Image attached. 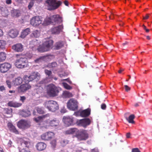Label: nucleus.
Listing matches in <instances>:
<instances>
[{
	"label": "nucleus",
	"instance_id": "nucleus-38",
	"mask_svg": "<svg viewBox=\"0 0 152 152\" xmlns=\"http://www.w3.org/2000/svg\"><path fill=\"white\" fill-rule=\"evenodd\" d=\"M35 91L36 92L37 94H41L42 92L43 89L42 87L40 86L37 88L35 90Z\"/></svg>",
	"mask_w": 152,
	"mask_h": 152
},
{
	"label": "nucleus",
	"instance_id": "nucleus-60",
	"mask_svg": "<svg viewBox=\"0 0 152 152\" xmlns=\"http://www.w3.org/2000/svg\"><path fill=\"white\" fill-rule=\"evenodd\" d=\"M149 17V15L148 14H147L145 17H143V19L147 20L148 18Z\"/></svg>",
	"mask_w": 152,
	"mask_h": 152
},
{
	"label": "nucleus",
	"instance_id": "nucleus-11",
	"mask_svg": "<svg viewBox=\"0 0 152 152\" xmlns=\"http://www.w3.org/2000/svg\"><path fill=\"white\" fill-rule=\"evenodd\" d=\"M63 121L65 125L67 126H73L75 124L74 118L72 116H64Z\"/></svg>",
	"mask_w": 152,
	"mask_h": 152
},
{
	"label": "nucleus",
	"instance_id": "nucleus-33",
	"mask_svg": "<svg viewBox=\"0 0 152 152\" xmlns=\"http://www.w3.org/2000/svg\"><path fill=\"white\" fill-rule=\"evenodd\" d=\"M11 15L13 17H18L20 16V12L19 10H13L11 11Z\"/></svg>",
	"mask_w": 152,
	"mask_h": 152
},
{
	"label": "nucleus",
	"instance_id": "nucleus-22",
	"mask_svg": "<svg viewBox=\"0 0 152 152\" xmlns=\"http://www.w3.org/2000/svg\"><path fill=\"white\" fill-rule=\"evenodd\" d=\"M53 23H55L57 24L61 23L62 21V18L58 15H55L52 16Z\"/></svg>",
	"mask_w": 152,
	"mask_h": 152
},
{
	"label": "nucleus",
	"instance_id": "nucleus-26",
	"mask_svg": "<svg viewBox=\"0 0 152 152\" xmlns=\"http://www.w3.org/2000/svg\"><path fill=\"white\" fill-rule=\"evenodd\" d=\"M36 147L38 150L41 151L46 148V145L43 142H39L37 144Z\"/></svg>",
	"mask_w": 152,
	"mask_h": 152
},
{
	"label": "nucleus",
	"instance_id": "nucleus-46",
	"mask_svg": "<svg viewBox=\"0 0 152 152\" xmlns=\"http://www.w3.org/2000/svg\"><path fill=\"white\" fill-rule=\"evenodd\" d=\"M8 12L7 10H5V12H4L3 11H2L1 12V14L2 15V16H4V17H7L8 15Z\"/></svg>",
	"mask_w": 152,
	"mask_h": 152
},
{
	"label": "nucleus",
	"instance_id": "nucleus-18",
	"mask_svg": "<svg viewBox=\"0 0 152 152\" xmlns=\"http://www.w3.org/2000/svg\"><path fill=\"white\" fill-rule=\"evenodd\" d=\"M12 49L15 52H21L23 51V46L20 43L14 45L12 47Z\"/></svg>",
	"mask_w": 152,
	"mask_h": 152
},
{
	"label": "nucleus",
	"instance_id": "nucleus-15",
	"mask_svg": "<svg viewBox=\"0 0 152 152\" xmlns=\"http://www.w3.org/2000/svg\"><path fill=\"white\" fill-rule=\"evenodd\" d=\"M25 84L21 85L18 88V92L19 93L24 92L30 89L31 86L28 82H26Z\"/></svg>",
	"mask_w": 152,
	"mask_h": 152
},
{
	"label": "nucleus",
	"instance_id": "nucleus-8",
	"mask_svg": "<svg viewBox=\"0 0 152 152\" xmlns=\"http://www.w3.org/2000/svg\"><path fill=\"white\" fill-rule=\"evenodd\" d=\"M91 120L89 118H86L80 120H77L76 124L79 126H82L86 128L91 123Z\"/></svg>",
	"mask_w": 152,
	"mask_h": 152
},
{
	"label": "nucleus",
	"instance_id": "nucleus-29",
	"mask_svg": "<svg viewBox=\"0 0 152 152\" xmlns=\"http://www.w3.org/2000/svg\"><path fill=\"white\" fill-rule=\"evenodd\" d=\"M30 33V30L29 28H27L23 30L21 32L20 37L22 38H25Z\"/></svg>",
	"mask_w": 152,
	"mask_h": 152
},
{
	"label": "nucleus",
	"instance_id": "nucleus-6",
	"mask_svg": "<svg viewBox=\"0 0 152 152\" xmlns=\"http://www.w3.org/2000/svg\"><path fill=\"white\" fill-rule=\"evenodd\" d=\"M15 66L19 69H23L26 67L28 65L27 58H21L17 59L14 63Z\"/></svg>",
	"mask_w": 152,
	"mask_h": 152
},
{
	"label": "nucleus",
	"instance_id": "nucleus-63",
	"mask_svg": "<svg viewBox=\"0 0 152 152\" xmlns=\"http://www.w3.org/2000/svg\"><path fill=\"white\" fill-rule=\"evenodd\" d=\"M3 35V31L1 29H0V37H1Z\"/></svg>",
	"mask_w": 152,
	"mask_h": 152
},
{
	"label": "nucleus",
	"instance_id": "nucleus-31",
	"mask_svg": "<svg viewBox=\"0 0 152 152\" xmlns=\"http://www.w3.org/2000/svg\"><path fill=\"white\" fill-rule=\"evenodd\" d=\"M20 114L22 117H24L29 116L31 114L30 111L28 110H22L20 112Z\"/></svg>",
	"mask_w": 152,
	"mask_h": 152
},
{
	"label": "nucleus",
	"instance_id": "nucleus-34",
	"mask_svg": "<svg viewBox=\"0 0 152 152\" xmlns=\"http://www.w3.org/2000/svg\"><path fill=\"white\" fill-rule=\"evenodd\" d=\"M134 118L135 116L134 115L132 114L130 115L128 118H127L126 120L129 123L134 124L135 123L134 121Z\"/></svg>",
	"mask_w": 152,
	"mask_h": 152
},
{
	"label": "nucleus",
	"instance_id": "nucleus-4",
	"mask_svg": "<svg viewBox=\"0 0 152 152\" xmlns=\"http://www.w3.org/2000/svg\"><path fill=\"white\" fill-rule=\"evenodd\" d=\"M45 107L49 111L52 112H55L58 109V105L57 102L53 100L46 101L44 104Z\"/></svg>",
	"mask_w": 152,
	"mask_h": 152
},
{
	"label": "nucleus",
	"instance_id": "nucleus-13",
	"mask_svg": "<svg viewBox=\"0 0 152 152\" xmlns=\"http://www.w3.org/2000/svg\"><path fill=\"white\" fill-rule=\"evenodd\" d=\"M77 137L80 140H85L87 139L88 137V134L85 130H83L78 132L76 135Z\"/></svg>",
	"mask_w": 152,
	"mask_h": 152
},
{
	"label": "nucleus",
	"instance_id": "nucleus-47",
	"mask_svg": "<svg viewBox=\"0 0 152 152\" xmlns=\"http://www.w3.org/2000/svg\"><path fill=\"white\" fill-rule=\"evenodd\" d=\"M26 56L27 58H28V59H31L33 57V55L31 53H26Z\"/></svg>",
	"mask_w": 152,
	"mask_h": 152
},
{
	"label": "nucleus",
	"instance_id": "nucleus-30",
	"mask_svg": "<svg viewBox=\"0 0 152 152\" xmlns=\"http://www.w3.org/2000/svg\"><path fill=\"white\" fill-rule=\"evenodd\" d=\"M22 78L20 77H18L12 81V85L17 86L20 85L22 83Z\"/></svg>",
	"mask_w": 152,
	"mask_h": 152
},
{
	"label": "nucleus",
	"instance_id": "nucleus-24",
	"mask_svg": "<svg viewBox=\"0 0 152 152\" xmlns=\"http://www.w3.org/2000/svg\"><path fill=\"white\" fill-rule=\"evenodd\" d=\"M7 126L10 132H13L16 134H19L18 131L16 129L15 126L11 123H8L7 124Z\"/></svg>",
	"mask_w": 152,
	"mask_h": 152
},
{
	"label": "nucleus",
	"instance_id": "nucleus-40",
	"mask_svg": "<svg viewBox=\"0 0 152 152\" xmlns=\"http://www.w3.org/2000/svg\"><path fill=\"white\" fill-rule=\"evenodd\" d=\"M21 144L22 145L23 144H24L26 147H28L30 145L29 142L27 141H26L22 139L21 141Z\"/></svg>",
	"mask_w": 152,
	"mask_h": 152
},
{
	"label": "nucleus",
	"instance_id": "nucleus-53",
	"mask_svg": "<svg viewBox=\"0 0 152 152\" xmlns=\"http://www.w3.org/2000/svg\"><path fill=\"white\" fill-rule=\"evenodd\" d=\"M124 88L125 90L126 91H128L130 90V88L127 85H125Z\"/></svg>",
	"mask_w": 152,
	"mask_h": 152
},
{
	"label": "nucleus",
	"instance_id": "nucleus-37",
	"mask_svg": "<svg viewBox=\"0 0 152 152\" xmlns=\"http://www.w3.org/2000/svg\"><path fill=\"white\" fill-rule=\"evenodd\" d=\"M6 44V41L3 40H0V48H1L5 49Z\"/></svg>",
	"mask_w": 152,
	"mask_h": 152
},
{
	"label": "nucleus",
	"instance_id": "nucleus-64",
	"mask_svg": "<svg viewBox=\"0 0 152 152\" xmlns=\"http://www.w3.org/2000/svg\"><path fill=\"white\" fill-rule=\"evenodd\" d=\"M91 152H98V150L96 148H94L91 150Z\"/></svg>",
	"mask_w": 152,
	"mask_h": 152
},
{
	"label": "nucleus",
	"instance_id": "nucleus-61",
	"mask_svg": "<svg viewBox=\"0 0 152 152\" xmlns=\"http://www.w3.org/2000/svg\"><path fill=\"white\" fill-rule=\"evenodd\" d=\"M131 134L130 133H127L126 134V137L127 138H130Z\"/></svg>",
	"mask_w": 152,
	"mask_h": 152
},
{
	"label": "nucleus",
	"instance_id": "nucleus-3",
	"mask_svg": "<svg viewBox=\"0 0 152 152\" xmlns=\"http://www.w3.org/2000/svg\"><path fill=\"white\" fill-rule=\"evenodd\" d=\"M46 91L47 95L50 97H54L57 96L59 92L57 87L52 83L47 86Z\"/></svg>",
	"mask_w": 152,
	"mask_h": 152
},
{
	"label": "nucleus",
	"instance_id": "nucleus-28",
	"mask_svg": "<svg viewBox=\"0 0 152 152\" xmlns=\"http://www.w3.org/2000/svg\"><path fill=\"white\" fill-rule=\"evenodd\" d=\"M8 106L14 107H20L22 105V104L16 102L10 101L8 103Z\"/></svg>",
	"mask_w": 152,
	"mask_h": 152
},
{
	"label": "nucleus",
	"instance_id": "nucleus-51",
	"mask_svg": "<svg viewBox=\"0 0 152 152\" xmlns=\"http://www.w3.org/2000/svg\"><path fill=\"white\" fill-rule=\"evenodd\" d=\"M6 83L8 86V87L10 88L11 87V83L9 80H7L6 82Z\"/></svg>",
	"mask_w": 152,
	"mask_h": 152
},
{
	"label": "nucleus",
	"instance_id": "nucleus-45",
	"mask_svg": "<svg viewBox=\"0 0 152 152\" xmlns=\"http://www.w3.org/2000/svg\"><path fill=\"white\" fill-rule=\"evenodd\" d=\"M51 144V145L52 147L53 148H55L56 144V140H54L51 141L50 142Z\"/></svg>",
	"mask_w": 152,
	"mask_h": 152
},
{
	"label": "nucleus",
	"instance_id": "nucleus-1",
	"mask_svg": "<svg viewBox=\"0 0 152 152\" xmlns=\"http://www.w3.org/2000/svg\"><path fill=\"white\" fill-rule=\"evenodd\" d=\"M48 117H49V114L39 116L37 118H34V119L36 122L39 123V125L41 127H44L46 128H47L50 126H56L59 125V121L57 118H54L50 121L46 120L43 122V121L44 120V119Z\"/></svg>",
	"mask_w": 152,
	"mask_h": 152
},
{
	"label": "nucleus",
	"instance_id": "nucleus-42",
	"mask_svg": "<svg viewBox=\"0 0 152 152\" xmlns=\"http://www.w3.org/2000/svg\"><path fill=\"white\" fill-rule=\"evenodd\" d=\"M62 84L64 87L66 89L70 90L72 89V87L66 83H63Z\"/></svg>",
	"mask_w": 152,
	"mask_h": 152
},
{
	"label": "nucleus",
	"instance_id": "nucleus-17",
	"mask_svg": "<svg viewBox=\"0 0 152 152\" xmlns=\"http://www.w3.org/2000/svg\"><path fill=\"white\" fill-rule=\"evenodd\" d=\"M54 135V134L53 132H47L42 135L41 138L43 140H49L52 138Z\"/></svg>",
	"mask_w": 152,
	"mask_h": 152
},
{
	"label": "nucleus",
	"instance_id": "nucleus-23",
	"mask_svg": "<svg viewBox=\"0 0 152 152\" xmlns=\"http://www.w3.org/2000/svg\"><path fill=\"white\" fill-rule=\"evenodd\" d=\"M65 44V42L64 41L60 40L55 43L54 47L56 50H59L64 47Z\"/></svg>",
	"mask_w": 152,
	"mask_h": 152
},
{
	"label": "nucleus",
	"instance_id": "nucleus-48",
	"mask_svg": "<svg viewBox=\"0 0 152 152\" xmlns=\"http://www.w3.org/2000/svg\"><path fill=\"white\" fill-rule=\"evenodd\" d=\"M132 152H141L140 151L138 148H135L132 149Z\"/></svg>",
	"mask_w": 152,
	"mask_h": 152
},
{
	"label": "nucleus",
	"instance_id": "nucleus-10",
	"mask_svg": "<svg viewBox=\"0 0 152 152\" xmlns=\"http://www.w3.org/2000/svg\"><path fill=\"white\" fill-rule=\"evenodd\" d=\"M40 76V75L39 73L34 72H33L29 76L26 75H25L23 77V79L25 81V82L28 83V82L33 80L36 78L39 77Z\"/></svg>",
	"mask_w": 152,
	"mask_h": 152
},
{
	"label": "nucleus",
	"instance_id": "nucleus-9",
	"mask_svg": "<svg viewBox=\"0 0 152 152\" xmlns=\"http://www.w3.org/2000/svg\"><path fill=\"white\" fill-rule=\"evenodd\" d=\"M42 18L41 17L37 16L33 17L30 21L31 25L34 27H37L42 24Z\"/></svg>",
	"mask_w": 152,
	"mask_h": 152
},
{
	"label": "nucleus",
	"instance_id": "nucleus-19",
	"mask_svg": "<svg viewBox=\"0 0 152 152\" xmlns=\"http://www.w3.org/2000/svg\"><path fill=\"white\" fill-rule=\"evenodd\" d=\"M19 31L16 29H11L8 32L9 36L11 38H14L17 36Z\"/></svg>",
	"mask_w": 152,
	"mask_h": 152
},
{
	"label": "nucleus",
	"instance_id": "nucleus-32",
	"mask_svg": "<svg viewBox=\"0 0 152 152\" xmlns=\"http://www.w3.org/2000/svg\"><path fill=\"white\" fill-rule=\"evenodd\" d=\"M51 23H53L52 16L50 17H46L44 21V23L42 24L44 26L47 25Z\"/></svg>",
	"mask_w": 152,
	"mask_h": 152
},
{
	"label": "nucleus",
	"instance_id": "nucleus-56",
	"mask_svg": "<svg viewBox=\"0 0 152 152\" xmlns=\"http://www.w3.org/2000/svg\"><path fill=\"white\" fill-rule=\"evenodd\" d=\"M5 88L4 86H0V91H5Z\"/></svg>",
	"mask_w": 152,
	"mask_h": 152
},
{
	"label": "nucleus",
	"instance_id": "nucleus-44",
	"mask_svg": "<svg viewBox=\"0 0 152 152\" xmlns=\"http://www.w3.org/2000/svg\"><path fill=\"white\" fill-rule=\"evenodd\" d=\"M69 142V141L66 140H61V143L62 146H64L67 144H68Z\"/></svg>",
	"mask_w": 152,
	"mask_h": 152
},
{
	"label": "nucleus",
	"instance_id": "nucleus-58",
	"mask_svg": "<svg viewBox=\"0 0 152 152\" xmlns=\"http://www.w3.org/2000/svg\"><path fill=\"white\" fill-rule=\"evenodd\" d=\"M62 80L66 81L70 84L72 83V82L71 80H70L69 78L63 79Z\"/></svg>",
	"mask_w": 152,
	"mask_h": 152
},
{
	"label": "nucleus",
	"instance_id": "nucleus-7",
	"mask_svg": "<svg viewBox=\"0 0 152 152\" xmlns=\"http://www.w3.org/2000/svg\"><path fill=\"white\" fill-rule=\"evenodd\" d=\"M67 106L68 108L70 110H75L78 109V103L76 100L73 99H71L68 102Z\"/></svg>",
	"mask_w": 152,
	"mask_h": 152
},
{
	"label": "nucleus",
	"instance_id": "nucleus-25",
	"mask_svg": "<svg viewBox=\"0 0 152 152\" xmlns=\"http://www.w3.org/2000/svg\"><path fill=\"white\" fill-rule=\"evenodd\" d=\"M80 115L82 117H86L89 116L91 113V110L88 108L80 112Z\"/></svg>",
	"mask_w": 152,
	"mask_h": 152
},
{
	"label": "nucleus",
	"instance_id": "nucleus-50",
	"mask_svg": "<svg viewBox=\"0 0 152 152\" xmlns=\"http://www.w3.org/2000/svg\"><path fill=\"white\" fill-rule=\"evenodd\" d=\"M6 113L7 114H11L12 112V110L11 109H9L8 108H7L6 109Z\"/></svg>",
	"mask_w": 152,
	"mask_h": 152
},
{
	"label": "nucleus",
	"instance_id": "nucleus-35",
	"mask_svg": "<svg viewBox=\"0 0 152 152\" xmlns=\"http://www.w3.org/2000/svg\"><path fill=\"white\" fill-rule=\"evenodd\" d=\"M6 58V54L5 52L0 53V62L4 61Z\"/></svg>",
	"mask_w": 152,
	"mask_h": 152
},
{
	"label": "nucleus",
	"instance_id": "nucleus-20",
	"mask_svg": "<svg viewBox=\"0 0 152 152\" xmlns=\"http://www.w3.org/2000/svg\"><path fill=\"white\" fill-rule=\"evenodd\" d=\"M45 72L46 75H48V77L45 78L44 80V82H49L51 81L53 77V76L51 75L52 72L51 71L45 69Z\"/></svg>",
	"mask_w": 152,
	"mask_h": 152
},
{
	"label": "nucleus",
	"instance_id": "nucleus-62",
	"mask_svg": "<svg viewBox=\"0 0 152 152\" xmlns=\"http://www.w3.org/2000/svg\"><path fill=\"white\" fill-rule=\"evenodd\" d=\"M12 142L10 140L8 143V145L10 147L12 145Z\"/></svg>",
	"mask_w": 152,
	"mask_h": 152
},
{
	"label": "nucleus",
	"instance_id": "nucleus-16",
	"mask_svg": "<svg viewBox=\"0 0 152 152\" xmlns=\"http://www.w3.org/2000/svg\"><path fill=\"white\" fill-rule=\"evenodd\" d=\"M63 29V26L62 24L58 26L52 28L50 30L52 34H58L62 31Z\"/></svg>",
	"mask_w": 152,
	"mask_h": 152
},
{
	"label": "nucleus",
	"instance_id": "nucleus-41",
	"mask_svg": "<svg viewBox=\"0 0 152 152\" xmlns=\"http://www.w3.org/2000/svg\"><path fill=\"white\" fill-rule=\"evenodd\" d=\"M57 66V63L56 62H54L49 64L47 66V67L50 68H52L56 67Z\"/></svg>",
	"mask_w": 152,
	"mask_h": 152
},
{
	"label": "nucleus",
	"instance_id": "nucleus-21",
	"mask_svg": "<svg viewBox=\"0 0 152 152\" xmlns=\"http://www.w3.org/2000/svg\"><path fill=\"white\" fill-rule=\"evenodd\" d=\"M51 56V55H49L41 56L35 60L34 62L35 63H38L42 62V61H48L50 59V57Z\"/></svg>",
	"mask_w": 152,
	"mask_h": 152
},
{
	"label": "nucleus",
	"instance_id": "nucleus-39",
	"mask_svg": "<svg viewBox=\"0 0 152 152\" xmlns=\"http://www.w3.org/2000/svg\"><path fill=\"white\" fill-rule=\"evenodd\" d=\"M32 36L35 37H38L40 35V32L37 30L34 31L32 33Z\"/></svg>",
	"mask_w": 152,
	"mask_h": 152
},
{
	"label": "nucleus",
	"instance_id": "nucleus-14",
	"mask_svg": "<svg viewBox=\"0 0 152 152\" xmlns=\"http://www.w3.org/2000/svg\"><path fill=\"white\" fill-rule=\"evenodd\" d=\"M17 126L20 129H25L30 126V123L29 121L22 120L18 122Z\"/></svg>",
	"mask_w": 152,
	"mask_h": 152
},
{
	"label": "nucleus",
	"instance_id": "nucleus-57",
	"mask_svg": "<svg viewBox=\"0 0 152 152\" xmlns=\"http://www.w3.org/2000/svg\"><path fill=\"white\" fill-rule=\"evenodd\" d=\"M20 152H31L28 150H27L26 149H23L20 151Z\"/></svg>",
	"mask_w": 152,
	"mask_h": 152
},
{
	"label": "nucleus",
	"instance_id": "nucleus-43",
	"mask_svg": "<svg viewBox=\"0 0 152 152\" xmlns=\"http://www.w3.org/2000/svg\"><path fill=\"white\" fill-rule=\"evenodd\" d=\"M35 110H36L37 113L40 114H42L44 113V111L42 108L39 107H36L35 109Z\"/></svg>",
	"mask_w": 152,
	"mask_h": 152
},
{
	"label": "nucleus",
	"instance_id": "nucleus-12",
	"mask_svg": "<svg viewBox=\"0 0 152 152\" xmlns=\"http://www.w3.org/2000/svg\"><path fill=\"white\" fill-rule=\"evenodd\" d=\"M11 64L5 62L0 64V71L1 73H5L8 71L12 67Z\"/></svg>",
	"mask_w": 152,
	"mask_h": 152
},
{
	"label": "nucleus",
	"instance_id": "nucleus-5",
	"mask_svg": "<svg viewBox=\"0 0 152 152\" xmlns=\"http://www.w3.org/2000/svg\"><path fill=\"white\" fill-rule=\"evenodd\" d=\"M46 3L47 4L48 9L49 10H53L57 9L61 3V1H57L56 0H47Z\"/></svg>",
	"mask_w": 152,
	"mask_h": 152
},
{
	"label": "nucleus",
	"instance_id": "nucleus-27",
	"mask_svg": "<svg viewBox=\"0 0 152 152\" xmlns=\"http://www.w3.org/2000/svg\"><path fill=\"white\" fill-rule=\"evenodd\" d=\"M78 132V130L76 128H71L65 131L66 134H75V136Z\"/></svg>",
	"mask_w": 152,
	"mask_h": 152
},
{
	"label": "nucleus",
	"instance_id": "nucleus-2",
	"mask_svg": "<svg viewBox=\"0 0 152 152\" xmlns=\"http://www.w3.org/2000/svg\"><path fill=\"white\" fill-rule=\"evenodd\" d=\"M32 42L30 43V47H31L33 50L35 51L36 50L38 52H44L50 50L53 47V41L50 38H47L45 39L42 45H39L37 48V46L35 45L34 47L31 46Z\"/></svg>",
	"mask_w": 152,
	"mask_h": 152
},
{
	"label": "nucleus",
	"instance_id": "nucleus-59",
	"mask_svg": "<svg viewBox=\"0 0 152 152\" xmlns=\"http://www.w3.org/2000/svg\"><path fill=\"white\" fill-rule=\"evenodd\" d=\"M12 2L11 0H6V3L8 4H10Z\"/></svg>",
	"mask_w": 152,
	"mask_h": 152
},
{
	"label": "nucleus",
	"instance_id": "nucleus-54",
	"mask_svg": "<svg viewBox=\"0 0 152 152\" xmlns=\"http://www.w3.org/2000/svg\"><path fill=\"white\" fill-rule=\"evenodd\" d=\"M26 98L24 96H21L20 97V100L23 102H24V101L26 100Z\"/></svg>",
	"mask_w": 152,
	"mask_h": 152
},
{
	"label": "nucleus",
	"instance_id": "nucleus-52",
	"mask_svg": "<svg viewBox=\"0 0 152 152\" xmlns=\"http://www.w3.org/2000/svg\"><path fill=\"white\" fill-rule=\"evenodd\" d=\"M34 5V3L32 1L30 2L28 5V8L30 9Z\"/></svg>",
	"mask_w": 152,
	"mask_h": 152
},
{
	"label": "nucleus",
	"instance_id": "nucleus-49",
	"mask_svg": "<svg viewBox=\"0 0 152 152\" xmlns=\"http://www.w3.org/2000/svg\"><path fill=\"white\" fill-rule=\"evenodd\" d=\"M4 22L1 20H0V27L2 28L4 26Z\"/></svg>",
	"mask_w": 152,
	"mask_h": 152
},
{
	"label": "nucleus",
	"instance_id": "nucleus-36",
	"mask_svg": "<svg viewBox=\"0 0 152 152\" xmlns=\"http://www.w3.org/2000/svg\"><path fill=\"white\" fill-rule=\"evenodd\" d=\"M63 96L65 98H69L72 96V93L67 91H64L63 93Z\"/></svg>",
	"mask_w": 152,
	"mask_h": 152
},
{
	"label": "nucleus",
	"instance_id": "nucleus-55",
	"mask_svg": "<svg viewBox=\"0 0 152 152\" xmlns=\"http://www.w3.org/2000/svg\"><path fill=\"white\" fill-rule=\"evenodd\" d=\"M101 108L103 110H105L106 108V105L104 103L102 104L101 105Z\"/></svg>",
	"mask_w": 152,
	"mask_h": 152
}]
</instances>
